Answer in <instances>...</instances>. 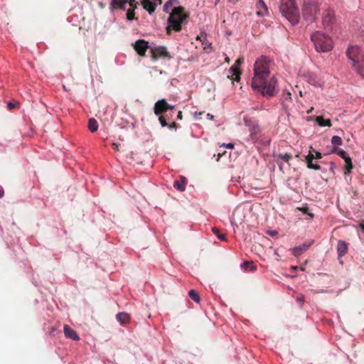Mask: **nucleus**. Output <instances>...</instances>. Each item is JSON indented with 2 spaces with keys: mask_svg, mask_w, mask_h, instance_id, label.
I'll return each mask as SVG.
<instances>
[{
  "mask_svg": "<svg viewBox=\"0 0 364 364\" xmlns=\"http://www.w3.org/2000/svg\"><path fill=\"white\" fill-rule=\"evenodd\" d=\"M279 10L282 16H284L291 25H296L299 23L300 15L295 0H282Z\"/></svg>",
  "mask_w": 364,
  "mask_h": 364,
  "instance_id": "obj_3",
  "label": "nucleus"
},
{
  "mask_svg": "<svg viewBox=\"0 0 364 364\" xmlns=\"http://www.w3.org/2000/svg\"><path fill=\"white\" fill-rule=\"evenodd\" d=\"M64 334L67 338L72 339L73 341H79L80 337L77 334L76 331L71 328L68 325H64Z\"/></svg>",
  "mask_w": 364,
  "mask_h": 364,
  "instance_id": "obj_17",
  "label": "nucleus"
},
{
  "mask_svg": "<svg viewBox=\"0 0 364 364\" xmlns=\"http://www.w3.org/2000/svg\"><path fill=\"white\" fill-rule=\"evenodd\" d=\"M223 146H226L228 149H233L234 144H232V143L223 144Z\"/></svg>",
  "mask_w": 364,
  "mask_h": 364,
  "instance_id": "obj_41",
  "label": "nucleus"
},
{
  "mask_svg": "<svg viewBox=\"0 0 364 364\" xmlns=\"http://www.w3.org/2000/svg\"><path fill=\"white\" fill-rule=\"evenodd\" d=\"M336 23L335 13L329 6H326L322 14V25L327 30H332Z\"/></svg>",
  "mask_w": 364,
  "mask_h": 364,
  "instance_id": "obj_8",
  "label": "nucleus"
},
{
  "mask_svg": "<svg viewBox=\"0 0 364 364\" xmlns=\"http://www.w3.org/2000/svg\"><path fill=\"white\" fill-rule=\"evenodd\" d=\"M277 85V79L275 76H272L268 83L267 82V79L263 80V82L261 83V88L259 87H252L255 91L260 93L262 96H267L268 97H274L277 92L275 90L276 86Z\"/></svg>",
  "mask_w": 364,
  "mask_h": 364,
  "instance_id": "obj_7",
  "label": "nucleus"
},
{
  "mask_svg": "<svg viewBox=\"0 0 364 364\" xmlns=\"http://www.w3.org/2000/svg\"><path fill=\"white\" fill-rule=\"evenodd\" d=\"M311 39L318 52H328L333 48L331 38L323 32L316 31L311 36Z\"/></svg>",
  "mask_w": 364,
  "mask_h": 364,
  "instance_id": "obj_4",
  "label": "nucleus"
},
{
  "mask_svg": "<svg viewBox=\"0 0 364 364\" xmlns=\"http://www.w3.org/2000/svg\"><path fill=\"white\" fill-rule=\"evenodd\" d=\"M240 267L244 270H249L250 272H254L257 269V266L252 261H245L240 264Z\"/></svg>",
  "mask_w": 364,
  "mask_h": 364,
  "instance_id": "obj_23",
  "label": "nucleus"
},
{
  "mask_svg": "<svg viewBox=\"0 0 364 364\" xmlns=\"http://www.w3.org/2000/svg\"><path fill=\"white\" fill-rule=\"evenodd\" d=\"M207 49H210V50H211L212 48H211V43H207L205 44L204 50H207Z\"/></svg>",
  "mask_w": 364,
  "mask_h": 364,
  "instance_id": "obj_42",
  "label": "nucleus"
},
{
  "mask_svg": "<svg viewBox=\"0 0 364 364\" xmlns=\"http://www.w3.org/2000/svg\"><path fill=\"white\" fill-rule=\"evenodd\" d=\"M330 166H331V168H330V170L334 173L333 171V168L336 167V164L333 162V161H331L330 162Z\"/></svg>",
  "mask_w": 364,
  "mask_h": 364,
  "instance_id": "obj_44",
  "label": "nucleus"
},
{
  "mask_svg": "<svg viewBox=\"0 0 364 364\" xmlns=\"http://www.w3.org/2000/svg\"><path fill=\"white\" fill-rule=\"evenodd\" d=\"M321 154L318 151H316L314 155V159H321Z\"/></svg>",
  "mask_w": 364,
  "mask_h": 364,
  "instance_id": "obj_45",
  "label": "nucleus"
},
{
  "mask_svg": "<svg viewBox=\"0 0 364 364\" xmlns=\"http://www.w3.org/2000/svg\"><path fill=\"white\" fill-rule=\"evenodd\" d=\"M132 9H129L127 12V18L128 21H132L134 18V9H136V5L132 6Z\"/></svg>",
  "mask_w": 364,
  "mask_h": 364,
  "instance_id": "obj_31",
  "label": "nucleus"
},
{
  "mask_svg": "<svg viewBox=\"0 0 364 364\" xmlns=\"http://www.w3.org/2000/svg\"><path fill=\"white\" fill-rule=\"evenodd\" d=\"M197 39H200V41H202L200 36H197Z\"/></svg>",
  "mask_w": 364,
  "mask_h": 364,
  "instance_id": "obj_54",
  "label": "nucleus"
},
{
  "mask_svg": "<svg viewBox=\"0 0 364 364\" xmlns=\"http://www.w3.org/2000/svg\"><path fill=\"white\" fill-rule=\"evenodd\" d=\"M112 146H113V147H114V149L115 150H117V151L119 150V144H117V143H113V144H112Z\"/></svg>",
  "mask_w": 364,
  "mask_h": 364,
  "instance_id": "obj_46",
  "label": "nucleus"
},
{
  "mask_svg": "<svg viewBox=\"0 0 364 364\" xmlns=\"http://www.w3.org/2000/svg\"><path fill=\"white\" fill-rule=\"evenodd\" d=\"M172 10L168 18L167 31L173 30L180 31L182 25L186 21L188 15L185 13L184 8L179 6L178 0H168L164 6V11L169 13Z\"/></svg>",
  "mask_w": 364,
  "mask_h": 364,
  "instance_id": "obj_1",
  "label": "nucleus"
},
{
  "mask_svg": "<svg viewBox=\"0 0 364 364\" xmlns=\"http://www.w3.org/2000/svg\"><path fill=\"white\" fill-rule=\"evenodd\" d=\"M299 210H301L304 213H306L310 215L311 218L314 217V214L311 213H309L308 208H299Z\"/></svg>",
  "mask_w": 364,
  "mask_h": 364,
  "instance_id": "obj_37",
  "label": "nucleus"
},
{
  "mask_svg": "<svg viewBox=\"0 0 364 364\" xmlns=\"http://www.w3.org/2000/svg\"><path fill=\"white\" fill-rule=\"evenodd\" d=\"M296 301L299 303L300 306H302L304 303V299L303 296L296 299Z\"/></svg>",
  "mask_w": 364,
  "mask_h": 364,
  "instance_id": "obj_40",
  "label": "nucleus"
},
{
  "mask_svg": "<svg viewBox=\"0 0 364 364\" xmlns=\"http://www.w3.org/2000/svg\"><path fill=\"white\" fill-rule=\"evenodd\" d=\"M229 73H231L232 76H233V75L235 76V80H237V81L240 80L241 73H240L239 68H237L235 66L232 65L229 69Z\"/></svg>",
  "mask_w": 364,
  "mask_h": 364,
  "instance_id": "obj_26",
  "label": "nucleus"
},
{
  "mask_svg": "<svg viewBox=\"0 0 364 364\" xmlns=\"http://www.w3.org/2000/svg\"><path fill=\"white\" fill-rule=\"evenodd\" d=\"M337 154L341 157L342 159H344L345 162H350L351 159L350 157L348 156V154H347L346 151H345L344 150H338L337 152Z\"/></svg>",
  "mask_w": 364,
  "mask_h": 364,
  "instance_id": "obj_29",
  "label": "nucleus"
},
{
  "mask_svg": "<svg viewBox=\"0 0 364 364\" xmlns=\"http://www.w3.org/2000/svg\"><path fill=\"white\" fill-rule=\"evenodd\" d=\"M207 117H208L209 119H213V115H211V114H207Z\"/></svg>",
  "mask_w": 364,
  "mask_h": 364,
  "instance_id": "obj_47",
  "label": "nucleus"
},
{
  "mask_svg": "<svg viewBox=\"0 0 364 364\" xmlns=\"http://www.w3.org/2000/svg\"><path fill=\"white\" fill-rule=\"evenodd\" d=\"M244 123L248 127L252 139H256L257 135L260 132L259 124L247 117L244 118Z\"/></svg>",
  "mask_w": 364,
  "mask_h": 364,
  "instance_id": "obj_11",
  "label": "nucleus"
},
{
  "mask_svg": "<svg viewBox=\"0 0 364 364\" xmlns=\"http://www.w3.org/2000/svg\"><path fill=\"white\" fill-rule=\"evenodd\" d=\"M348 243L344 240H338L337 245L338 257L340 259L343 257L348 252Z\"/></svg>",
  "mask_w": 364,
  "mask_h": 364,
  "instance_id": "obj_16",
  "label": "nucleus"
},
{
  "mask_svg": "<svg viewBox=\"0 0 364 364\" xmlns=\"http://www.w3.org/2000/svg\"><path fill=\"white\" fill-rule=\"evenodd\" d=\"M307 167L310 169H314V170H320L321 169V166L319 165L314 164L313 163V160H311L310 161L307 162Z\"/></svg>",
  "mask_w": 364,
  "mask_h": 364,
  "instance_id": "obj_32",
  "label": "nucleus"
},
{
  "mask_svg": "<svg viewBox=\"0 0 364 364\" xmlns=\"http://www.w3.org/2000/svg\"><path fill=\"white\" fill-rule=\"evenodd\" d=\"M269 60L265 56L257 59L254 66V77L252 80V87L261 88V83L266 80L270 74Z\"/></svg>",
  "mask_w": 364,
  "mask_h": 364,
  "instance_id": "obj_2",
  "label": "nucleus"
},
{
  "mask_svg": "<svg viewBox=\"0 0 364 364\" xmlns=\"http://www.w3.org/2000/svg\"><path fill=\"white\" fill-rule=\"evenodd\" d=\"M183 119V113L181 111H178L177 113V119L181 120Z\"/></svg>",
  "mask_w": 364,
  "mask_h": 364,
  "instance_id": "obj_43",
  "label": "nucleus"
},
{
  "mask_svg": "<svg viewBox=\"0 0 364 364\" xmlns=\"http://www.w3.org/2000/svg\"><path fill=\"white\" fill-rule=\"evenodd\" d=\"M291 155L290 154L284 153V154H276L273 153V158L276 163L278 164L279 169L281 171L283 170V162L289 163V160L291 159Z\"/></svg>",
  "mask_w": 364,
  "mask_h": 364,
  "instance_id": "obj_13",
  "label": "nucleus"
},
{
  "mask_svg": "<svg viewBox=\"0 0 364 364\" xmlns=\"http://www.w3.org/2000/svg\"><path fill=\"white\" fill-rule=\"evenodd\" d=\"M88 128L91 132H95L98 129V123L95 119L91 118L88 121Z\"/></svg>",
  "mask_w": 364,
  "mask_h": 364,
  "instance_id": "obj_25",
  "label": "nucleus"
},
{
  "mask_svg": "<svg viewBox=\"0 0 364 364\" xmlns=\"http://www.w3.org/2000/svg\"><path fill=\"white\" fill-rule=\"evenodd\" d=\"M359 53L360 48L357 46H349L346 52L348 58L352 62V68L358 75L364 77V68L359 62Z\"/></svg>",
  "mask_w": 364,
  "mask_h": 364,
  "instance_id": "obj_5",
  "label": "nucleus"
},
{
  "mask_svg": "<svg viewBox=\"0 0 364 364\" xmlns=\"http://www.w3.org/2000/svg\"><path fill=\"white\" fill-rule=\"evenodd\" d=\"M169 111L175 112L176 106L169 105L165 99L158 100L154 105V112L159 117Z\"/></svg>",
  "mask_w": 364,
  "mask_h": 364,
  "instance_id": "obj_9",
  "label": "nucleus"
},
{
  "mask_svg": "<svg viewBox=\"0 0 364 364\" xmlns=\"http://www.w3.org/2000/svg\"><path fill=\"white\" fill-rule=\"evenodd\" d=\"M55 331V327H52L51 328V331H50V333H53Z\"/></svg>",
  "mask_w": 364,
  "mask_h": 364,
  "instance_id": "obj_49",
  "label": "nucleus"
},
{
  "mask_svg": "<svg viewBox=\"0 0 364 364\" xmlns=\"http://www.w3.org/2000/svg\"><path fill=\"white\" fill-rule=\"evenodd\" d=\"M318 12L319 6L316 2L309 0L304 3L302 15L307 22H314L316 20Z\"/></svg>",
  "mask_w": 364,
  "mask_h": 364,
  "instance_id": "obj_6",
  "label": "nucleus"
},
{
  "mask_svg": "<svg viewBox=\"0 0 364 364\" xmlns=\"http://www.w3.org/2000/svg\"><path fill=\"white\" fill-rule=\"evenodd\" d=\"M314 159V155L309 152V154L306 156V162L310 161Z\"/></svg>",
  "mask_w": 364,
  "mask_h": 364,
  "instance_id": "obj_39",
  "label": "nucleus"
},
{
  "mask_svg": "<svg viewBox=\"0 0 364 364\" xmlns=\"http://www.w3.org/2000/svg\"><path fill=\"white\" fill-rule=\"evenodd\" d=\"M174 112H168L159 117V121L161 127H165L168 126V122L172 119V114Z\"/></svg>",
  "mask_w": 364,
  "mask_h": 364,
  "instance_id": "obj_19",
  "label": "nucleus"
},
{
  "mask_svg": "<svg viewBox=\"0 0 364 364\" xmlns=\"http://www.w3.org/2000/svg\"><path fill=\"white\" fill-rule=\"evenodd\" d=\"M213 232L217 236V237L220 240H226V235L225 234H220L219 233V229L214 227L212 228Z\"/></svg>",
  "mask_w": 364,
  "mask_h": 364,
  "instance_id": "obj_30",
  "label": "nucleus"
},
{
  "mask_svg": "<svg viewBox=\"0 0 364 364\" xmlns=\"http://www.w3.org/2000/svg\"><path fill=\"white\" fill-rule=\"evenodd\" d=\"M19 106H20V103L18 102H9L7 103V107L9 109H12L15 107H19Z\"/></svg>",
  "mask_w": 364,
  "mask_h": 364,
  "instance_id": "obj_33",
  "label": "nucleus"
},
{
  "mask_svg": "<svg viewBox=\"0 0 364 364\" xmlns=\"http://www.w3.org/2000/svg\"><path fill=\"white\" fill-rule=\"evenodd\" d=\"M161 1L162 0H159V2H157V3L160 4H161Z\"/></svg>",
  "mask_w": 364,
  "mask_h": 364,
  "instance_id": "obj_53",
  "label": "nucleus"
},
{
  "mask_svg": "<svg viewBox=\"0 0 364 364\" xmlns=\"http://www.w3.org/2000/svg\"><path fill=\"white\" fill-rule=\"evenodd\" d=\"M257 8L259 9L257 14L259 16H264L267 14V7L263 0H259L257 4Z\"/></svg>",
  "mask_w": 364,
  "mask_h": 364,
  "instance_id": "obj_20",
  "label": "nucleus"
},
{
  "mask_svg": "<svg viewBox=\"0 0 364 364\" xmlns=\"http://www.w3.org/2000/svg\"><path fill=\"white\" fill-rule=\"evenodd\" d=\"M117 320L121 324H125L129 322L130 316L126 312H119L116 316Z\"/></svg>",
  "mask_w": 364,
  "mask_h": 364,
  "instance_id": "obj_22",
  "label": "nucleus"
},
{
  "mask_svg": "<svg viewBox=\"0 0 364 364\" xmlns=\"http://www.w3.org/2000/svg\"><path fill=\"white\" fill-rule=\"evenodd\" d=\"M244 62V59L243 58H239L235 63V64L233 65L234 66H235L236 68H239V67Z\"/></svg>",
  "mask_w": 364,
  "mask_h": 364,
  "instance_id": "obj_36",
  "label": "nucleus"
},
{
  "mask_svg": "<svg viewBox=\"0 0 364 364\" xmlns=\"http://www.w3.org/2000/svg\"><path fill=\"white\" fill-rule=\"evenodd\" d=\"M4 196V191H0V198H2Z\"/></svg>",
  "mask_w": 364,
  "mask_h": 364,
  "instance_id": "obj_48",
  "label": "nucleus"
},
{
  "mask_svg": "<svg viewBox=\"0 0 364 364\" xmlns=\"http://www.w3.org/2000/svg\"><path fill=\"white\" fill-rule=\"evenodd\" d=\"M353 169V164L352 161L350 160V162H346V172L345 173H349L351 172V170Z\"/></svg>",
  "mask_w": 364,
  "mask_h": 364,
  "instance_id": "obj_35",
  "label": "nucleus"
},
{
  "mask_svg": "<svg viewBox=\"0 0 364 364\" xmlns=\"http://www.w3.org/2000/svg\"><path fill=\"white\" fill-rule=\"evenodd\" d=\"M157 0H141L144 9H146L149 14H152L158 4Z\"/></svg>",
  "mask_w": 364,
  "mask_h": 364,
  "instance_id": "obj_15",
  "label": "nucleus"
},
{
  "mask_svg": "<svg viewBox=\"0 0 364 364\" xmlns=\"http://www.w3.org/2000/svg\"><path fill=\"white\" fill-rule=\"evenodd\" d=\"M170 129H174V130H176L179 127L180 125L177 123H176L175 122H172L171 123H168V126H167Z\"/></svg>",
  "mask_w": 364,
  "mask_h": 364,
  "instance_id": "obj_34",
  "label": "nucleus"
},
{
  "mask_svg": "<svg viewBox=\"0 0 364 364\" xmlns=\"http://www.w3.org/2000/svg\"><path fill=\"white\" fill-rule=\"evenodd\" d=\"M311 109H313V107H311V109H310V110H309L307 112H308V113H310V112H311Z\"/></svg>",
  "mask_w": 364,
  "mask_h": 364,
  "instance_id": "obj_52",
  "label": "nucleus"
},
{
  "mask_svg": "<svg viewBox=\"0 0 364 364\" xmlns=\"http://www.w3.org/2000/svg\"><path fill=\"white\" fill-rule=\"evenodd\" d=\"M267 234L272 237H274L278 235V232L277 230H267Z\"/></svg>",
  "mask_w": 364,
  "mask_h": 364,
  "instance_id": "obj_38",
  "label": "nucleus"
},
{
  "mask_svg": "<svg viewBox=\"0 0 364 364\" xmlns=\"http://www.w3.org/2000/svg\"><path fill=\"white\" fill-rule=\"evenodd\" d=\"M186 178L184 176H181L180 180L176 181L173 183V187L179 191H184L186 189Z\"/></svg>",
  "mask_w": 364,
  "mask_h": 364,
  "instance_id": "obj_21",
  "label": "nucleus"
},
{
  "mask_svg": "<svg viewBox=\"0 0 364 364\" xmlns=\"http://www.w3.org/2000/svg\"><path fill=\"white\" fill-rule=\"evenodd\" d=\"M151 57L154 60H156L159 58L169 60L172 58L169 54L167 48L164 46H151Z\"/></svg>",
  "mask_w": 364,
  "mask_h": 364,
  "instance_id": "obj_10",
  "label": "nucleus"
},
{
  "mask_svg": "<svg viewBox=\"0 0 364 364\" xmlns=\"http://www.w3.org/2000/svg\"><path fill=\"white\" fill-rule=\"evenodd\" d=\"M291 180H294V181H296V179H295V178H289V179H288V181H291Z\"/></svg>",
  "mask_w": 364,
  "mask_h": 364,
  "instance_id": "obj_51",
  "label": "nucleus"
},
{
  "mask_svg": "<svg viewBox=\"0 0 364 364\" xmlns=\"http://www.w3.org/2000/svg\"><path fill=\"white\" fill-rule=\"evenodd\" d=\"M316 122L321 127H331V122L330 119H324L323 117L318 116L316 118Z\"/></svg>",
  "mask_w": 364,
  "mask_h": 364,
  "instance_id": "obj_24",
  "label": "nucleus"
},
{
  "mask_svg": "<svg viewBox=\"0 0 364 364\" xmlns=\"http://www.w3.org/2000/svg\"><path fill=\"white\" fill-rule=\"evenodd\" d=\"M225 61H226V62H228V63H229V61H230L229 58H225Z\"/></svg>",
  "mask_w": 364,
  "mask_h": 364,
  "instance_id": "obj_50",
  "label": "nucleus"
},
{
  "mask_svg": "<svg viewBox=\"0 0 364 364\" xmlns=\"http://www.w3.org/2000/svg\"><path fill=\"white\" fill-rule=\"evenodd\" d=\"M331 143L334 146L333 151H336V147L342 144V139L338 136H333L331 139Z\"/></svg>",
  "mask_w": 364,
  "mask_h": 364,
  "instance_id": "obj_28",
  "label": "nucleus"
},
{
  "mask_svg": "<svg viewBox=\"0 0 364 364\" xmlns=\"http://www.w3.org/2000/svg\"><path fill=\"white\" fill-rule=\"evenodd\" d=\"M312 242H305L299 247H296L291 249L292 254L295 257L300 256L304 252L308 250V248L311 245Z\"/></svg>",
  "mask_w": 364,
  "mask_h": 364,
  "instance_id": "obj_18",
  "label": "nucleus"
},
{
  "mask_svg": "<svg viewBox=\"0 0 364 364\" xmlns=\"http://www.w3.org/2000/svg\"><path fill=\"white\" fill-rule=\"evenodd\" d=\"M134 50L141 56H145L147 49L151 50L149 42L144 39H139L132 44Z\"/></svg>",
  "mask_w": 364,
  "mask_h": 364,
  "instance_id": "obj_12",
  "label": "nucleus"
},
{
  "mask_svg": "<svg viewBox=\"0 0 364 364\" xmlns=\"http://www.w3.org/2000/svg\"><path fill=\"white\" fill-rule=\"evenodd\" d=\"M129 3L131 6H134L135 4V0H112L110 3V7L112 9H126L125 5Z\"/></svg>",
  "mask_w": 364,
  "mask_h": 364,
  "instance_id": "obj_14",
  "label": "nucleus"
},
{
  "mask_svg": "<svg viewBox=\"0 0 364 364\" xmlns=\"http://www.w3.org/2000/svg\"><path fill=\"white\" fill-rule=\"evenodd\" d=\"M189 297L196 303L200 301V296L199 294L194 289H191L188 292Z\"/></svg>",
  "mask_w": 364,
  "mask_h": 364,
  "instance_id": "obj_27",
  "label": "nucleus"
}]
</instances>
